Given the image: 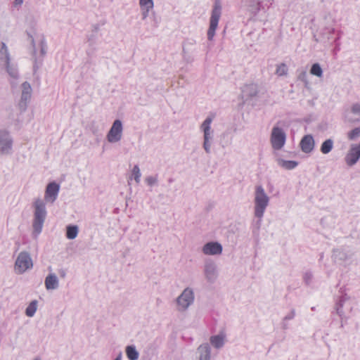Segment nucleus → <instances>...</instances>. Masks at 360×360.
<instances>
[{
  "mask_svg": "<svg viewBox=\"0 0 360 360\" xmlns=\"http://www.w3.org/2000/svg\"><path fill=\"white\" fill-rule=\"evenodd\" d=\"M295 309H292L288 315H286L284 317V320L286 321V320L292 319L295 317Z\"/></svg>",
  "mask_w": 360,
  "mask_h": 360,
  "instance_id": "obj_42",
  "label": "nucleus"
},
{
  "mask_svg": "<svg viewBox=\"0 0 360 360\" xmlns=\"http://www.w3.org/2000/svg\"><path fill=\"white\" fill-rule=\"evenodd\" d=\"M351 112L355 115H357V118H348V121L350 122H360V104L358 103H354L351 107Z\"/></svg>",
  "mask_w": 360,
  "mask_h": 360,
  "instance_id": "obj_28",
  "label": "nucleus"
},
{
  "mask_svg": "<svg viewBox=\"0 0 360 360\" xmlns=\"http://www.w3.org/2000/svg\"><path fill=\"white\" fill-rule=\"evenodd\" d=\"M32 266L33 263L30 255L27 252H20L15 263L16 272L21 274Z\"/></svg>",
  "mask_w": 360,
  "mask_h": 360,
  "instance_id": "obj_10",
  "label": "nucleus"
},
{
  "mask_svg": "<svg viewBox=\"0 0 360 360\" xmlns=\"http://www.w3.org/2000/svg\"><path fill=\"white\" fill-rule=\"evenodd\" d=\"M141 15H142V20H145L148 18L149 15V12L151 9H147V8H141Z\"/></svg>",
  "mask_w": 360,
  "mask_h": 360,
  "instance_id": "obj_41",
  "label": "nucleus"
},
{
  "mask_svg": "<svg viewBox=\"0 0 360 360\" xmlns=\"http://www.w3.org/2000/svg\"><path fill=\"white\" fill-rule=\"evenodd\" d=\"M141 173L139 169V167L136 165L134 166L131 170V176L129 178L131 179L132 178L135 180L136 184H139L141 181Z\"/></svg>",
  "mask_w": 360,
  "mask_h": 360,
  "instance_id": "obj_31",
  "label": "nucleus"
},
{
  "mask_svg": "<svg viewBox=\"0 0 360 360\" xmlns=\"http://www.w3.org/2000/svg\"><path fill=\"white\" fill-rule=\"evenodd\" d=\"M225 335L219 334L210 337V343L217 349L221 348L224 345Z\"/></svg>",
  "mask_w": 360,
  "mask_h": 360,
  "instance_id": "obj_23",
  "label": "nucleus"
},
{
  "mask_svg": "<svg viewBox=\"0 0 360 360\" xmlns=\"http://www.w3.org/2000/svg\"><path fill=\"white\" fill-rule=\"evenodd\" d=\"M45 287L48 290H56L59 286V281L55 274H49L45 278Z\"/></svg>",
  "mask_w": 360,
  "mask_h": 360,
  "instance_id": "obj_21",
  "label": "nucleus"
},
{
  "mask_svg": "<svg viewBox=\"0 0 360 360\" xmlns=\"http://www.w3.org/2000/svg\"><path fill=\"white\" fill-rule=\"evenodd\" d=\"M286 141V134L284 130L277 126L272 128L270 141L272 148L274 150H281L285 145Z\"/></svg>",
  "mask_w": 360,
  "mask_h": 360,
  "instance_id": "obj_8",
  "label": "nucleus"
},
{
  "mask_svg": "<svg viewBox=\"0 0 360 360\" xmlns=\"http://www.w3.org/2000/svg\"><path fill=\"white\" fill-rule=\"evenodd\" d=\"M13 139L6 129L0 130V155H10L13 151Z\"/></svg>",
  "mask_w": 360,
  "mask_h": 360,
  "instance_id": "obj_9",
  "label": "nucleus"
},
{
  "mask_svg": "<svg viewBox=\"0 0 360 360\" xmlns=\"http://www.w3.org/2000/svg\"><path fill=\"white\" fill-rule=\"evenodd\" d=\"M126 354L129 360H137L139 356L134 345H129L126 347Z\"/></svg>",
  "mask_w": 360,
  "mask_h": 360,
  "instance_id": "obj_25",
  "label": "nucleus"
},
{
  "mask_svg": "<svg viewBox=\"0 0 360 360\" xmlns=\"http://www.w3.org/2000/svg\"><path fill=\"white\" fill-rule=\"evenodd\" d=\"M245 1L250 11L256 14L261 10L269 8L274 0H245Z\"/></svg>",
  "mask_w": 360,
  "mask_h": 360,
  "instance_id": "obj_14",
  "label": "nucleus"
},
{
  "mask_svg": "<svg viewBox=\"0 0 360 360\" xmlns=\"http://www.w3.org/2000/svg\"><path fill=\"white\" fill-rule=\"evenodd\" d=\"M198 360H210L211 348L208 343L200 345L197 349Z\"/></svg>",
  "mask_w": 360,
  "mask_h": 360,
  "instance_id": "obj_20",
  "label": "nucleus"
},
{
  "mask_svg": "<svg viewBox=\"0 0 360 360\" xmlns=\"http://www.w3.org/2000/svg\"><path fill=\"white\" fill-rule=\"evenodd\" d=\"M204 275L209 283H214L218 277L217 266L211 259H207L204 265Z\"/></svg>",
  "mask_w": 360,
  "mask_h": 360,
  "instance_id": "obj_13",
  "label": "nucleus"
},
{
  "mask_svg": "<svg viewBox=\"0 0 360 360\" xmlns=\"http://www.w3.org/2000/svg\"><path fill=\"white\" fill-rule=\"evenodd\" d=\"M23 4V0H14L11 3V8L19 10Z\"/></svg>",
  "mask_w": 360,
  "mask_h": 360,
  "instance_id": "obj_37",
  "label": "nucleus"
},
{
  "mask_svg": "<svg viewBox=\"0 0 360 360\" xmlns=\"http://www.w3.org/2000/svg\"><path fill=\"white\" fill-rule=\"evenodd\" d=\"M243 94L244 96L248 98H252L258 94V86L255 84H250L245 85L243 89Z\"/></svg>",
  "mask_w": 360,
  "mask_h": 360,
  "instance_id": "obj_22",
  "label": "nucleus"
},
{
  "mask_svg": "<svg viewBox=\"0 0 360 360\" xmlns=\"http://www.w3.org/2000/svg\"><path fill=\"white\" fill-rule=\"evenodd\" d=\"M115 360H122V353L120 352Z\"/></svg>",
  "mask_w": 360,
  "mask_h": 360,
  "instance_id": "obj_44",
  "label": "nucleus"
},
{
  "mask_svg": "<svg viewBox=\"0 0 360 360\" xmlns=\"http://www.w3.org/2000/svg\"><path fill=\"white\" fill-rule=\"evenodd\" d=\"M346 300H347V298L345 297H342L339 300V302L336 304V311L339 316H342V311L341 308L343 305V303L345 302Z\"/></svg>",
  "mask_w": 360,
  "mask_h": 360,
  "instance_id": "obj_36",
  "label": "nucleus"
},
{
  "mask_svg": "<svg viewBox=\"0 0 360 360\" xmlns=\"http://www.w3.org/2000/svg\"><path fill=\"white\" fill-rule=\"evenodd\" d=\"M360 136V127H356L347 134L349 140H355Z\"/></svg>",
  "mask_w": 360,
  "mask_h": 360,
  "instance_id": "obj_34",
  "label": "nucleus"
},
{
  "mask_svg": "<svg viewBox=\"0 0 360 360\" xmlns=\"http://www.w3.org/2000/svg\"><path fill=\"white\" fill-rule=\"evenodd\" d=\"M333 144H334V142L332 139H326L325 141L323 142V143L321 146V148H320L321 152L323 154L329 153L333 148Z\"/></svg>",
  "mask_w": 360,
  "mask_h": 360,
  "instance_id": "obj_26",
  "label": "nucleus"
},
{
  "mask_svg": "<svg viewBox=\"0 0 360 360\" xmlns=\"http://www.w3.org/2000/svg\"><path fill=\"white\" fill-rule=\"evenodd\" d=\"M32 87L29 82H25L22 84V93L20 100L18 103V108L21 112L27 110V104L32 96Z\"/></svg>",
  "mask_w": 360,
  "mask_h": 360,
  "instance_id": "obj_11",
  "label": "nucleus"
},
{
  "mask_svg": "<svg viewBox=\"0 0 360 360\" xmlns=\"http://www.w3.org/2000/svg\"><path fill=\"white\" fill-rule=\"evenodd\" d=\"M0 69L8 74L12 86H17L20 77L18 65L12 60L8 48L3 41L0 48Z\"/></svg>",
  "mask_w": 360,
  "mask_h": 360,
  "instance_id": "obj_1",
  "label": "nucleus"
},
{
  "mask_svg": "<svg viewBox=\"0 0 360 360\" xmlns=\"http://www.w3.org/2000/svg\"><path fill=\"white\" fill-rule=\"evenodd\" d=\"M278 165L285 169H293L298 165V162L294 160H279Z\"/></svg>",
  "mask_w": 360,
  "mask_h": 360,
  "instance_id": "obj_27",
  "label": "nucleus"
},
{
  "mask_svg": "<svg viewBox=\"0 0 360 360\" xmlns=\"http://www.w3.org/2000/svg\"><path fill=\"white\" fill-rule=\"evenodd\" d=\"M58 273H59L60 276L61 278H65V276H66V271H65V270H64V269H60V270L58 271Z\"/></svg>",
  "mask_w": 360,
  "mask_h": 360,
  "instance_id": "obj_43",
  "label": "nucleus"
},
{
  "mask_svg": "<svg viewBox=\"0 0 360 360\" xmlns=\"http://www.w3.org/2000/svg\"><path fill=\"white\" fill-rule=\"evenodd\" d=\"M123 127L120 120H116L107 134V140L110 143H117L120 141L122 136Z\"/></svg>",
  "mask_w": 360,
  "mask_h": 360,
  "instance_id": "obj_12",
  "label": "nucleus"
},
{
  "mask_svg": "<svg viewBox=\"0 0 360 360\" xmlns=\"http://www.w3.org/2000/svg\"><path fill=\"white\" fill-rule=\"evenodd\" d=\"M60 185L56 182L49 183L46 188L44 200L46 202L53 203L58 195Z\"/></svg>",
  "mask_w": 360,
  "mask_h": 360,
  "instance_id": "obj_15",
  "label": "nucleus"
},
{
  "mask_svg": "<svg viewBox=\"0 0 360 360\" xmlns=\"http://www.w3.org/2000/svg\"><path fill=\"white\" fill-rule=\"evenodd\" d=\"M276 74L278 76H285L288 74V67L285 63L277 65Z\"/></svg>",
  "mask_w": 360,
  "mask_h": 360,
  "instance_id": "obj_32",
  "label": "nucleus"
},
{
  "mask_svg": "<svg viewBox=\"0 0 360 360\" xmlns=\"http://www.w3.org/2000/svg\"><path fill=\"white\" fill-rule=\"evenodd\" d=\"M32 206L34 208L32 227L34 233L38 235L41 232L47 212L45 202L41 198L35 199Z\"/></svg>",
  "mask_w": 360,
  "mask_h": 360,
  "instance_id": "obj_3",
  "label": "nucleus"
},
{
  "mask_svg": "<svg viewBox=\"0 0 360 360\" xmlns=\"http://www.w3.org/2000/svg\"><path fill=\"white\" fill-rule=\"evenodd\" d=\"M32 45L33 47L32 58L34 60L33 70L35 73L41 66L43 58L46 53V42L44 36H41L39 41V47L40 49L39 53H37L36 44L34 39H32Z\"/></svg>",
  "mask_w": 360,
  "mask_h": 360,
  "instance_id": "obj_5",
  "label": "nucleus"
},
{
  "mask_svg": "<svg viewBox=\"0 0 360 360\" xmlns=\"http://www.w3.org/2000/svg\"><path fill=\"white\" fill-rule=\"evenodd\" d=\"M155 27H158V21H156V20H155Z\"/></svg>",
  "mask_w": 360,
  "mask_h": 360,
  "instance_id": "obj_45",
  "label": "nucleus"
},
{
  "mask_svg": "<svg viewBox=\"0 0 360 360\" xmlns=\"http://www.w3.org/2000/svg\"><path fill=\"white\" fill-rule=\"evenodd\" d=\"M213 118V116H208L200 126V129L203 133L202 148L207 154L211 153V146L214 139V130L211 128Z\"/></svg>",
  "mask_w": 360,
  "mask_h": 360,
  "instance_id": "obj_4",
  "label": "nucleus"
},
{
  "mask_svg": "<svg viewBox=\"0 0 360 360\" xmlns=\"http://www.w3.org/2000/svg\"><path fill=\"white\" fill-rule=\"evenodd\" d=\"M312 277H313V276L311 272L307 271L304 273V274L303 276V278H304V281L306 283V284L308 285L310 283V282L312 280Z\"/></svg>",
  "mask_w": 360,
  "mask_h": 360,
  "instance_id": "obj_39",
  "label": "nucleus"
},
{
  "mask_svg": "<svg viewBox=\"0 0 360 360\" xmlns=\"http://www.w3.org/2000/svg\"><path fill=\"white\" fill-rule=\"evenodd\" d=\"M37 300L32 301L25 309L26 316H27L28 317H32L34 315V314L37 311Z\"/></svg>",
  "mask_w": 360,
  "mask_h": 360,
  "instance_id": "obj_29",
  "label": "nucleus"
},
{
  "mask_svg": "<svg viewBox=\"0 0 360 360\" xmlns=\"http://www.w3.org/2000/svg\"><path fill=\"white\" fill-rule=\"evenodd\" d=\"M194 302V292L190 288H185L176 300V309L180 312L186 311Z\"/></svg>",
  "mask_w": 360,
  "mask_h": 360,
  "instance_id": "obj_7",
  "label": "nucleus"
},
{
  "mask_svg": "<svg viewBox=\"0 0 360 360\" xmlns=\"http://www.w3.org/2000/svg\"><path fill=\"white\" fill-rule=\"evenodd\" d=\"M310 73L318 77L323 76V70L319 63H314L311 65Z\"/></svg>",
  "mask_w": 360,
  "mask_h": 360,
  "instance_id": "obj_30",
  "label": "nucleus"
},
{
  "mask_svg": "<svg viewBox=\"0 0 360 360\" xmlns=\"http://www.w3.org/2000/svg\"><path fill=\"white\" fill-rule=\"evenodd\" d=\"M269 197L266 193L264 188L261 185L257 186L254 198V214L258 219L256 222L257 229H259L261 226L262 219L269 205Z\"/></svg>",
  "mask_w": 360,
  "mask_h": 360,
  "instance_id": "obj_2",
  "label": "nucleus"
},
{
  "mask_svg": "<svg viewBox=\"0 0 360 360\" xmlns=\"http://www.w3.org/2000/svg\"><path fill=\"white\" fill-rule=\"evenodd\" d=\"M10 20L8 18L0 19V29L3 28L4 25L9 26Z\"/></svg>",
  "mask_w": 360,
  "mask_h": 360,
  "instance_id": "obj_40",
  "label": "nucleus"
},
{
  "mask_svg": "<svg viewBox=\"0 0 360 360\" xmlns=\"http://www.w3.org/2000/svg\"><path fill=\"white\" fill-rule=\"evenodd\" d=\"M221 14V5L220 0H215L210 20V27L207 30V39L212 41L214 37L219 20Z\"/></svg>",
  "mask_w": 360,
  "mask_h": 360,
  "instance_id": "obj_6",
  "label": "nucleus"
},
{
  "mask_svg": "<svg viewBox=\"0 0 360 360\" xmlns=\"http://www.w3.org/2000/svg\"><path fill=\"white\" fill-rule=\"evenodd\" d=\"M223 250L222 245L218 242H209L202 247V252L206 255H219Z\"/></svg>",
  "mask_w": 360,
  "mask_h": 360,
  "instance_id": "obj_17",
  "label": "nucleus"
},
{
  "mask_svg": "<svg viewBox=\"0 0 360 360\" xmlns=\"http://www.w3.org/2000/svg\"><path fill=\"white\" fill-rule=\"evenodd\" d=\"M79 229L76 225H68L66 227V237L68 239H75L78 234Z\"/></svg>",
  "mask_w": 360,
  "mask_h": 360,
  "instance_id": "obj_24",
  "label": "nucleus"
},
{
  "mask_svg": "<svg viewBox=\"0 0 360 360\" xmlns=\"http://www.w3.org/2000/svg\"><path fill=\"white\" fill-rule=\"evenodd\" d=\"M360 158V143L352 144L345 156V162L347 165L353 166Z\"/></svg>",
  "mask_w": 360,
  "mask_h": 360,
  "instance_id": "obj_16",
  "label": "nucleus"
},
{
  "mask_svg": "<svg viewBox=\"0 0 360 360\" xmlns=\"http://www.w3.org/2000/svg\"><path fill=\"white\" fill-rule=\"evenodd\" d=\"M195 44V41L193 39H188L183 44V58L187 63H191L193 60L191 56V51Z\"/></svg>",
  "mask_w": 360,
  "mask_h": 360,
  "instance_id": "obj_19",
  "label": "nucleus"
},
{
  "mask_svg": "<svg viewBox=\"0 0 360 360\" xmlns=\"http://www.w3.org/2000/svg\"><path fill=\"white\" fill-rule=\"evenodd\" d=\"M145 181L148 186H153L158 183V176H148L145 179Z\"/></svg>",
  "mask_w": 360,
  "mask_h": 360,
  "instance_id": "obj_35",
  "label": "nucleus"
},
{
  "mask_svg": "<svg viewBox=\"0 0 360 360\" xmlns=\"http://www.w3.org/2000/svg\"><path fill=\"white\" fill-rule=\"evenodd\" d=\"M141 8L152 9L154 6L153 0H139Z\"/></svg>",
  "mask_w": 360,
  "mask_h": 360,
  "instance_id": "obj_33",
  "label": "nucleus"
},
{
  "mask_svg": "<svg viewBox=\"0 0 360 360\" xmlns=\"http://www.w3.org/2000/svg\"><path fill=\"white\" fill-rule=\"evenodd\" d=\"M298 79L304 82L305 84L307 85L308 84L307 72L304 70L302 71L298 75Z\"/></svg>",
  "mask_w": 360,
  "mask_h": 360,
  "instance_id": "obj_38",
  "label": "nucleus"
},
{
  "mask_svg": "<svg viewBox=\"0 0 360 360\" xmlns=\"http://www.w3.org/2000/svg\"><path fill=\"white\" fill-rule=\"evenodd\" d=\"M314 146L315 141L311 134L304 136L300 142V148L305 153H311L314 150Z\"/></svg>",
  "mask_w": 360,
  "mask_h": 360,
  "instance_id": "obj_18",
  "label": "nucleus"
}]
</instances>
